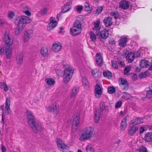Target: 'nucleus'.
Listing matches in <instances>:
<instances>
[{
	"mask_svg": "<svg viewBox=\"0 0 152 152\" xmlns=\"http://www.w3.org/2000/svg\"><path fill=\"white\" fill-rule=\"evenodd\" d=\"M80 115L78 113H76L75 115L74 118L73 122L72 128L73 129H77L79 125Z\"/></svg>",
	"mask_w": 152,
	"mask_h": 152,
	"instance_id": "obj_12",
	"label": "nucleus"
},
{
	"mask_svg": "<svg viewBox=\"0 0 152 152\" xmlns=\"http://www.w3.org/2000/svg\"><path fill=\"white\" fill-rule=\"evenodd\" d=\"M131 68L130 66H128L125 68L124 70V73L125 75H127L128 73L130 71Z\"/></svg>",
	"mask_w": 152,
	"mask_h": 152,
	"instance_id": "obj_49",
	"label": "nucleus"
},
{
	"mask_svg": "<svg viewBox=\"0 0 152 152\" xmlns=\"http://www.w3.org/2000/svg\"><path fill=\"white\" fill-rule=\"evenodd\" d=\"M132 77L134 80H135L137 78V75L136 74H132Z\"/></svg>",
	"mask_w": 152,
	"mask_h": 152,
	"instance_id": "obj_63",
	"label": "nucleus"
},
{
	"mask_svg": "<svg viewBox=\"0 0 152 152\" xmlns=\"http://www.w3.org/2000/svg\"><path fill=\"white\" fill-rule=\"evenodd\" d=\"M138 129V127L130 124L129 127L128 134L130 136H133L134 135Z\"/></svg>",
	"mask_w": 152,
	"mask_h": 152,
	"instance_id": "obj_5",
	"label": "nucleus"
},
{
	"mask_svg": "<svg viewBox=\"0 0 152 152\" xmlns=\"http://www.w3.org/2000/svg\"><path fill=\"white\" fill-rule=\"evenodd\" d=\"M109 43L110 45H115V41L113 39H111L109 41Z\"/></svg>",
	"mask_w": 152,
	"mask_h": 152,
	"instance_id": "obj_56",
	"label": "nucleus"
},
{
	"mask_svg": "<svg viewBox=\"0 0 152 152\" xmlns=\"http://www.w3.org/2000/svg\"><path fill=\"white\" fill-rule=\"evenodd\" d=\"M129 4L128 2L126 1H122L120 3V7L123 9H127L129 8Z\"/></svg>",
	"mask_w": 152,
	"mask_h": 152,
	"instance_id": "obj_20",
	"label": "nucleus"
},
{
	"mask_svg": "<svg viewBox=\"0 0 152 152\" xmlns=\"http://www.w3.org/2000/svg\"><path fill=\"white\" fill-rule=\"evenodd\" d=\"M143 122V119L142 118H137L132 120L131 121V124L135 125L137 124L142 123Z\"/></svg>",
	"mask_w": 152,
	"mask_h": 152,
	"instance_id": "obj_23",
	"label": "nucleus"
},
{
	"mask_svg": "<svg viewBox=\"0 0 152 152\" xmlns=\"http://www.w3.org/2000/svg\"><path fill=\"white\" fill-rule=\"evenodd\" d=\"M73 26L75 27V28L77 27L82 30L81 24L80 21L78 20H76L73 23Z\"/></svg>",
	"mask_w": 152,
	"mask_h": 152,
	"instance_id": "obj_40",
	"label": "nucleus"
},
{
	"mask_svg": "<svg viewBox=\"0 0 152 152\" xmlns=\"http://www.w3.org/2000/svg\"><path fill=\"white\" fill-rule=\"evenodd\" d=\"M41 54L43 56H48V48L46 47H44L41 50Z\"/></svg>",
	"mask_w": 152,
	"mask_h": 152,
	"instance_id": "obj_32",
	"label": "nucleus"
},
{
	"mask_svg": "<svg viewBox=\"0 0 152 152\" xmlns=\"http://www.w3.org/2000/svg\"><path fill=\"white\" fill-rule=\"evenodd\" d=\"M56 143L57 146L61 151L64 152V149H68V147L66 145L64 142L58 138L56 139Z\"/></svg>",
	"mask_w": 152,
	"mask_h": 152,
	"instance_id": "obj_6",
	"label": "nucleus"
},
{
	"mask_svg": "<svg viewBox=\"0 0 152 152\" xmlns=\"http://www.w3.org/2000/svg\"><path fill=\"white\" fill-rule=\"evenodd\" d=\"M47 12V10L46 8L43 9L41 10L39 12L42 15H43L46 14Z\"/></svg>",
	"mask_w": 152,
	"mask_h": 152,
	"instance_id": "obj_51",
	"label": "nucleus"
},
{
	"mask_svg": "<svg viewBox=\"0 0 152 152\" xmlns=\"http://www.w3.org/2000/svg\"><path fill=\"white\" fill-rule=\"evenodd\" d=\"M84 6V10L86 11L90 12L92 11V8L89 6L88 2L85 3Z\"/></svg>",
	"mask_w": 152,
	"mask_h": 152,
	"instance_id": "obj_41",
	"label": "nucleus"
},
{
	"mask_svg": "<svg viewBox=\"0 0 152 152\" xmlns=\"http://www.w3.org/2000/svg\"><path fill=\"white\" fill-rule=\"evenodd\" d=\"M106 105L105 102L103 101H102L100 102V109L101 111L102 112L104 110L105 107L107 106Z\"/></svg>",
	"mask_w": 152,
	"mask_h": 152,
	"instance_id": "obj_46",
	"label": "nucleus"
},
{
	"mask_svg": "<svg viewBox=\"0 0 152 152\" xmlns=\"http://www.w3.org/2000/svg\"><path fill=\"white\" fill-rule=\"evenodd\" d=\"M57 23L56 21L50 22L48 24L47 27V30L50 31L56 26Z\"/></svg>",
	"mask_w": 152,
	"mask_h": 152,
	"instance_id": "obj_29",
	"label": "nucleus"
},
{
	"mask_svg": "<svg viewBox=\"0 0 152 152\" xmlns=\"http://www.w3.org/2000/svg\"><path fill=\"white\" fill-rule=\"evenodd\" d=\"M96 62L98 66H101L102 65L103 59L101 54L97 53L95 56Z\"/></svg>",
	"mask_w": 152,
	"mask_h": 152,
	"instance_id": "obj_14",
	"label": "nucleus"
},
{
	"mask_svg": "<svg viewBox=\"0 0 152 152\" xmlns=\"http://www.w3.org/2000/svg\"><path fill=\"white\" fill-rule=\"evenodd\" d=\"M144 140L147 142H149L152 141V133H147L144 137Z\"/></svg>",
	"mask_w": 152,
	"mask_h": 152,
	"instance_id": "obj_33",
	"label": "nucleus"
},
{
	"mask_svg": "<svg viewBox=\"0 0 152 152\" xmlns=\"http://www.w3.org/2000/svg\"><path fill=\"white\" fill-rule=\"evenodd\" d=\"M4 49L0 46V55H1L3 54L4 52Z\"/></svg>",
	"mask_w": 152,
	"mask_h": 152,
	"instance_id": "obj_62",
	"label": "nucleus"
},
{
	"mask_svg": "<svg viewBox=\"0 0 152 152\" xmlns=\"http://www.w3.org/2000/svg\"><path fill=\"white\" fill-rule=\"evenodd\" d=\"M26 116L28 123L34 132L37 133L38 131L41 132L42 131L43 128L41 124L39 122L35 121L34 116L31 112L26 110Z\"/></svg>",
	"mask_w": 152,
	"mask_h": 152,
	"instance_id": "obj_1",
	"label": "nucleus"
},
{
	"mask_svg": "<svg viewBox=\"0 0 152 152\" xmlns=\"http://www.w3.org/2000/svg\"><path fill=\"white\" fill-rule=\"evenodd\" d=\"M96 34L99 36L100 39H107L109 35V31L106 29H104L100 32H96Z\"/></svg>",
	"mask_w": 152,
	"mask_h": 152,
	"instance_id": "obj_4",
	"label": "nucleus"
},
{
	"mask_svg": "<svg viewBox=\"0 0 152 152\" xmlns=\"http://www.w3.org/2000/svg\"><path fill=\"white\" fill-rule=\"evenodd\" d=\"M115 88L114 86H111L107 88L108 92L110 94L115 93Z\"/></svg>",
	"mask_w": 152,
	"mask_h": 152,
	"instance_id": "obj_45",
	"label": "nucleus"
},
{
	"mask_svg": "<svg viewBox=\"0 0 152 152\" xmlns=\"http://www.w3.org/2000/svg\"><path fill=\"white\" fill-rule=\"evenodd\" d=\"M119 86L122 89L127 90L128 88L129 83L126 79L121 78L119 80Z\"/></svg>",
	"mask_w": 152,
	"mask_h": 152,
	"instance_id": "obj_10",
	"label": "nucleus"
},
{
	"mask_svg": "<svg viewBox=\"0 0 152 152\" xmlns=\"http://www.w3.org/2000/svg\"><path fill=\"white\" fill-rule=\"evenodd\" d=\"M90 36L92 41L95 42L96 39V37L95 34L92 31L90 32Z\"/></svg>",
	"mask_w": 152,
	"mask_h": 152,
	"instance_id": "obj_44",
	"label": "nucleus"
},
{
	"mask_svg": "<svg viewBox=\"0 0 152 152\" xmlns=\"http://www.w3.org/2000/svg\"><path fill=\"white\" fill-rule=\"evenodd\" d=\"M45 81L48 85L50 86L54 85L55 83L54 80L52 78H47L45 79Z\"/></svg>",
	"mask_w": 152,
	"mask_h": 152,
	"instance_id": "obj_30",
	"label": "nucleus"
},
{
	"mask_svg": "<svg viewBox=\"0 0 152 152\" xmlns=\"http://www.w3.org/2000/svg\"><path fill=\"white\" fill-rule=\"evenodd\" d=\"M82 81L83 83V85L85 88L88 89L89 88V83L87 80L86 79L83 77L82 78Z\"/></svg>",
	"mask_w": 152,
	"mask_h": 152,
	"instance_id": "obj_34",
	"label": "nucleus"
},
{
	"mask_svg": "<svg viewBox=\"0 0 152 152\" xmlns=\"http://www.w3.org/2000/svg\"><path fill=\"white\" fill-rule=\"evenodd\" d=\"M104 110L105 112L106 113H108L109 112V109L108 105H107V106L105 107Z\"/></svg>",
	"mask_w": 152,
	"mask_h": 152,
	"instance_id": "obj_61",
	"label": "nucleus"
},
{
	"mask_svg": "<svg viewBox=\"0 0 152 152\" xmlns=\"http://www.w3.org/2000/svg\"><path fill=\"white\" fill-rule=\"evenodd\" d=\"M122 102L121 101H119L116 103L115 105V107L118 108L120 107L122 104Z\"/></svg>",
	"mask_w": 152,
	"mask_h": 152,
	"instance_id": "obj_53",
	"label": "nucleus"
},
{
	"mask_svg": "<svg viewBox=\"0 0 152 152\" xmlns=\"http://www.w3.org/2000/svg\"><path fill=\"white\" fill-rule=\"evenodd\" d=\"M61 46L60 43L55 42L53 44L52 49L53 51L57 52L61 50Z\"/></svg>",
	"mask_w": 152,
	"mask_h": 152,
	"instance_id": "obj_19",
	"label": "nucleus"
},
{
	"mask_svg": "<svg viewBox=\"0 0 152 152\" xmlns=\"http://www.w3.org/2000/svg\"><path fill=\"white\" fill-rule=\"evenodd\" d=\"M23 12L28 16H30L31 15V13L28 10L23 11Z\"/></svg>",
	"mask_w": 152,
	"mask_h": 152,
	"instance_id": "obj_60",
	"label": "nucleus"
},
{
	"mask_svg": "<svg viewBox=\"0 0 152 152\" xmlns=\"http://www.w3.org/2000/svg\"><path fill=\"white\" fill-rule=\"evenodd\" d=\"M86 150L87 151H90L91 149V147L89 145H88L86 147Z\"/></svg>",
	"mask_w": 152,
	"mask_h": 152,
	"instance_id": "obj_64",
	"label": "nucleus"
},
{
	"mask_svg": "<svg viewBox=\"0 0 152 152\" xmlns=\"http://www.w3.org/2000/svg\"><path fill=\"white\" fill-rule=\"evenodd\" d=\"M145 127L142 126L140 128V133H142L145 131Z\"/></svg>",
	"mask_w": 152,
	"mask_h": 152,
	"instance_id": "obj_58",
	"label": "nucleus"
},
{
	"mask_svg": "<svg viewBox=\"0 0 152 152\" xmlns=\"http://www.w3.org/2000/svg\"><path fill=\"white\" fill-rule=\"evenodd\" d=\"M24 55L22 53H19L16 56V61L17 65L21 66L23 63Z\"/></svg>",
	"mask_w": 152,
	"mask_h": 152,
	"instance_id": "obj_15",
	"label": "nucleus"
},
{
	"mask_svg": "<svg viewBox=\"0 0 152 152\" xmlns=\"http://www.w3.org/2000/svg\"><path fill=\"white\" fill-rule=\"evenodd\" d=\"M31 21V19L27 16H22L18 17L15 21L17 25L15 31L16 35H18L25 27V24L29 23Z\"/></svg>",
	"mask_w": 152,
	"mask_h": 152,
	"instance_id": "obj_2",
	"label": "nucleus"
},
{
	"mask_svg": "<svg viewBox=\"0 0 152 152\" xmlns=\"http://www.w3.org/2000/svg\"><path fill=\"white\" fill-rule=\"evenodd\" d=\"M103 74L104 77H107L109 79H110L112 77V73L109 71H104Z\"/></svg>",
	"mask_w": 152,
	"mask_h": 152,
	"instance_id": "obj_42",
	"label": "nucleus"
},
{
	"mask_svg": "<svg viewBox=\"0 0 152 152\" xmlns=\"http://www.w3.org/2000/svg\"><path fill=\"white\" fill-rule=\"evenodd\" d=\"M103 22L106 27L110 26L113 23L112 18L110 17H105Z\"/></svg>",
	"mask_w": 152,
	"mask_h": 152,
	"instance_id": "obj_17",
	"label": "nucleus"
},
{
	"mask_svg": "<svg viewBox=\"0 0 152 152\" xmlns=\"http://www.w3.org/2000/svg\"><path fill=\"white\" fill-rule=\"evenodd\" d=\"M128 117V115H126L122 120L120 125V129L121 131L124 130L126 127L127 119Z\"/></svg>",
	"mask_w": 152,
	"mask_h": 152,
	"instance_id": "obj_18",
	"label": "nucleus"
},
{
	"mask_svg": "<svg viewBox=\"0 0 152 152\" xmlns=\"http://www.w3.org/2000/svg\"><path fill=\"white\" fill-rule=\"evenodd\" d=\"M94 93L95 96L97 98H100L102 94V90L98 84H96L95 86Z\"/></svg>",
	"mask_w": 152,
	"mask_h": 152,
	"instance_id": "obj_8",
	"label": "nucleus"
},
{
	"mask_svg": "<svg viewBox=\"0 0 152 152\" xmlns=\"http://www.w3.org/2000/svg\"><path fill=\"white\" fill-rule=\"evenodd\" d=\"M33 33V31L31 29H29L25 31L24 33L23 38L24 42H27L29 39L32 37Z\"/></svg>",
	"mask_w": 152,
	"mask_h": 152,
	"instance_id": "obj_11",
	"label": "nucleus"
},
{
	"mask_svg": "<svg viewBox=\"0 0 152 152\" xmlns=\"http://www.w3.org/2000/svg\"><path fill=\"white\" fill-rule=\"evenodd\" d=\"M74 72V70L72 67L71 66H69L65 69L64 71V73L66 74V75L72 76Z\"/></svg>",
	"mask_w": 152,
	"mask_h": 152,
	"instance_id": "obj_25",
	"label": "nucleus"
},
{
	"mask_svg": "<svg viewBox=\"0 0 152 152\" xmlns=\"http://www.w3.org/2000/svg\"><path fill=\"white\" fill-rule=\"evenodd\" d=\"M83 7L82 5L78 6L77 7L76 10L79 12H80L83 9Z\"/></svg>",
	"mask_w": 152,
	"mask_h": 152,
	"instance_id": "obj_57",
	"label": "nucleus"
},
{
	"mask_svg": "<svg viewBox=\"0 0 152 152\" xmlns=\"http://www.w3.org/2000/svg\"><path fill=\"white\" fill-rule=\"evenodd\" d=\"M149 89L147 91L146 95V98L148 99L152 98V84L151 86L149 87Z\"/></svg>",
	"mask_w": 152,
	"mask_h": 152,
	"instance_id": "obj_35",
	"label": "nucleus"
},
{
	"mask_svg": "<svg viewBox=\"0 0 152 152\" xmlns=\"http://www.w3.org/2000/svg\"><path fill=\"white\" fill-rule=\"evenodd\" d=\"M2 84L4 91H7L8 90V88L7 84L4 83H2Z\"/></svg>",
	"mask_w": 152,
	"mask_h": 152,
	"instance_id": "obj_54",
	"label": "nucleus"
},
{
	"mask_svg": "<svg viewBox=\"0 0 152 152\" xmlns=\"http://www.w3.org/2000/svg\"><path fill=\"white\" fill-rule=\"evenodd\" d=\"M63 80L64 83H67L72 78V76L66 75V74L64 73L63 75Z\"/></svg>",
	"mask_w": 152,
	"mask_h": 152,
	"instance_id": "obj_36",
	"label": "nucleus"
},
{
	"mask_svg": "<svg viewBox=\"0 0 152 152\" xmlns=\"http://www.w3.org/2000/svg\"><path fill=\"white\" fill-rule=\"evenodd\" d=\"M101 73L99 72V69H95L92 70V75L95 77H98L100 76Z\"/></svg>",
	"mask_w": 152,
	"mask_h": 152,
	"instance_id": "obj_31",
	"label": "nucleus"
},
{
	"mask_svg": "<svg viewBox=\"0 0 152 152\" xmlns=\"http://www.w3.org/2000/svg\"><path fill=\"white\" fill-rule=\"evenodd\" d=\"M81 31L74 29L73 27H72L70 29V34L73 36L77 35L81 33Z\"/></svg>",
	"mask_w": 152,
	"mask_h": 152,
	"instance_id": "obj_27",
	"label": "nucleus"
},
{
	"mask_svg": "<svg viewBox=\"0 0 152 152\" xmlns=\"http://www.w3.org/2000/svg\"><path fill=\"white\" fill-rule=\"evenodd\" d=\"M100 116V113L99 112L96 111L95 113L94 118L95 122L98 123L99 121Z\"/></svg>",
	"mask_w": 152,
	"mask_h": 152,
	"instance_id": "obj_39",
	"label": "nucleus"
},
{
	"mask_svg": "<svg viewBox=\"0 0 152 152\" xmlns=\"http://www.w3.org/2000/svg\"><path fill=\"white\" fill-rule=\"evenodd\" d=\"M11 101L10 97L6 98V102H5V113L6 115L9 114L11 112L10 108Z\"/></svg>",
	"mask_w": 152,
	"mask_h": 152,
	"instance_id": "obj_13",
	"label": "nucleus"
},
{
	"mask_svg": "<svg viewBox=\"0 0 152 152\" xmlns=\"http://www.w3.org/2000/svg\"><path fill=\"white\" fill-rule=\"evenodd\" d=\"M4 39L5 43V47H10L12 44L13 40L12 38H10L8 33H5Z\"/></svg>",
	"mask_w": 152,
	"mask_h": 152,
	"instance_id": "obj_9",
	"label": "nucleus"
},
{
	"mask_svg": "<svg viewBox=\"0 0 152 152\" xmlns=\"http://www.w3.org/2000/svg\"><path fill=\"white\" fill-rule=\"evenodd\" d=\"M79 91V88H74L72 90L70 94V97L71 98H74L76 96L77 92Z\"/></svg>",
	"mask_w": 152,
	"mask_h": 152,
	"instance_id": "obj_37",
	"label": "nucleus"
},
{
	"mask_svg": "<svg viewBox=\"0 0 152 152\" xmlns=\"http://www.w3.org/2000/svg\"><path fill=\"white\" fill-rule=\"evenodd\" d=\"M103 9V7L102 6H101L100 7H98L96 10V12L97 13H98V14H99L102 11Z\"/></svg>",
	"mask_w": 152,
	"mask_h": 152,
	"instance_id": "obj_55",
	"label": "nucleus"
},
{
	"mask_svg": "<svg viewBox=\"0 0 152 152\" xmlns=\"http://www.w3.org/2000/svg\"><path fill=\"white\" fill-rule=\"evenodd\" d=\"M100 21L99 20H98L96 23H94V30H96L97 31L100 29V27L99 26Z\"/></svg>",
	"mask_w": 152,
	"mask_h": 152,
	"instance_id": "obj_38",
	"label": "nucleus"
},
{
	"mask_svg": "<svg viewBox=\"0 0 152 152\" xmlns=\"http://www.w3.org/2000/svg\"><path fill=\"white\" fill-rule=\"evenodd\" d=\"M72 2L70 1L67 2L62 7V13H64L69 10L72 7Z\"/></svg>",
	"mask_w": 152,
	"mask_h": 152,
	"instance_id": "obj_16",
	"label": "nucleus"
},
{
	"mask_svg": "<svg viewBox=\"0 0 152 152\" xmlns=\"http://www.w3.org/2000/svg\"><path fill=\"white\" fill-rule=\"evenodd\" d=\"M111 63L112 66L113 68L115 69H117L118 68V66L116 63V61L112 60Z\"/></svg>",
	"mask_w": 152,
	"mask_h": 152,
	"instance_id": "obj_50",
	"label": "nucleus"
},
{
	"mask_svg": "<svg viewBox=\"0 0 152 152\" xmlns=\"http://www.w3.org/2000/svg\"><path fill=\"white\" fill-rule=\"evenodd\" d=\"M110 15L111 16L113 17L115 19H117L119 17V13L117 12H111Z\"/></svg>",
	"mask_w": 152,
	"mask_h": 152,
	"instance_id": "obj_48",
	"label": "nucleus"
},
{
	"mask_svg": "<svg viewBox=\"0 0 152 152\" xmlns=\"http://www.w3.org/2000/svg\"><path fill=\"white\" fill-rule=\"evenodd\" d=\"M149 75L148 73L147 72H142L139 74V77L142 78L146 77L147 76Z\"/></svg>",
	"mask_w": 152,
	"mask_h": 152,
	"instance_id": "obj_47",
	"label": "nucleus"
},
{
	"mask_svg": "<svg viewBox=\"0 0 152 152\" xmlns=\"http://www.w3.org/2000/svg\"><path fill=\"white\" fill-rule=\"evenodd\" d=\"M127 42V40L126 37H121L119 41V45L121 47H124L126 45Z\"/></svg>",
	"mask_w": 152,
	"mask_h": 152,
	"instance_id": "obj_28",
	"label": "nucleus"
},
{
	"mask_svg": "<svg viewBox=\"0 0 152 152\" xmlns=\"http://www.w3.org/2000/svg\"><path fill=\"white\" fill-rule=\"evenodd\" d=\"M15 16V13L13 12H10L8 13V16L10 18L12 19Z\"/></svg>",
	"mask_w": 152,
	"mask_h": 152,
	"instance_id": "obj_52",
	"label": "nucleus"
},
{
	"mask_svg": "<svg viewBox=\"0 0 152 152\" xmlns=\"http://www.w3.org/2000/svg\"><path fill=\"white\" fill-rule=\"evenodd\" d=\"M139 152H148V151L145 147L144 145L140 146L138 149Z\"/></svg>",
	"mask_w": 152,
	"mask_h": 152,
	"instance_id": "obj_43",
	"label": "nucleus"
},
{
	"mask_svg": "<svg viewBox=\"0 0 152 152\" xmlns=\"http://www.w3.org/2000/svg\"><path fill=\"white\" fill-rule=\"evenodd\" d=\"M124 93V94H125V95H124L123 96V98L125 99H128L129 98V97H127L126 96H129V94L126 92H125Z\"/></svg>",
	"mask_w": 152,
	"mask_h": 152,
	"instance_id": "obj_59",
	"label": "nucleus"
},
{
	"mask_svg": "<svg viewBox=\"0 0 152 152\" xmlns=\"http://www.w3.org/2000/svg\"><path fill=\"white\" fill-rule=\"evenodd\" d=\"M135 58L134 54L132 53H129L126 56V60L129 63L132 62Z\"/></svg>",
	"mask_w": 152,
	"mask_h": 152,
	"instance_id": "obj_26",
	"label": "nucleus"
},
{
	"mask_svg": "<svg viewBox=\"0 0 152 152\" xmlns=\"http://www.w3.org/2000/svg\"><path fill=\"white\" fill-rule=\"evenodd\" d=\"M150 64L149 62L145 60H142L140 63V66L143 68L148 67L150 66Z\"/></svg>",
	"mask_w": 152,
	"mask_h": 152,
	"instance_id": "obj_21",
	"label": "nucleus"
},
{
	"mask_svg": "<svg viewBox=\"0 0 152 152\" xmlns=\"http://www.w3.org/2000/svg\"><path fill=\"white\" fill-rule=\"evenodd\" d=\"M58 107V105L56 103H54L52 105L48 107L47 109L48 111L53 112L56 110Z\"/></svg>",
	"mask_w": 152,
	"mask_h": 152,
	"instance_id": "obj_22",
	"label": "nucleus"
},
{
	"mask_svg": "<svg viewBox=\"0 0 152 152\" xmlns=\"http://www.w3.org/2000/svg\"><path fill=\"white\" fill-rule=\"evenodd\" d=\"M94 134V131L93 129L91 127H87L82 130L80 135L79 140L80 141H83L92 137Z\"/></svg>",
	"mask_w": 152,
	"mask_h": 152,
	"instance_id": "obj_3",
	"label": "nucleus"
},
{
	"mask_svg": "<svg viewBox=\"0 0 152 152\" xmlns=\"http://www.w3.org/2000/svg\"><path fill=\"white\" fill-rule=\"evenodd\" d=\"M56 143L57 146L61 151L64 152V149H68V147L66 145L64 142L58 138L56 139Z\"/></svg>",
	"mask_w": 152,
	"mask_h": 152,
	"instance_id": "obj_7",
	"label": "nucleus"
},
{
	"mask_svg": "<svg viewBox=\"0 0 152 152\" xmlns=\"http://www.w3.org/2000/svg\"><path fill=\"white\" fill-rule=\"evenodd\" d=\"M6 48L5 53L7 58H10L12 55V48L10 47H5Z\"/></svg>",
	"mask_w": 152,
	"mask_h": 152,
	"instance_id": "obj_24",
	"label": "nucleus"
}]
</instances>
